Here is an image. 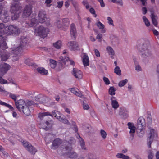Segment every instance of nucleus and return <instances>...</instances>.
Returning <instances> with one entry per match:
<instances>
[{
	"label": "nucleus",
	"mask_w": 159,
	"mask_h": 159,
	"mask_svg": "<svg viewBox=\"0 0 159 159\" xmlns=\"http://www.w3.org/2000/svg\"><path fill=\"white\" fill-rule=\"evenodd\" d=\"M20 33V30L15 25H10L5 27L4 24L0 23V47L3 49L7 48L6 43V37L3 36L4 34L18 35Z\"/></svg>",
	"instance_id": "1"
},
{
	"label": "nucleus",
	"mask_w": 159,
	"mask_h": 159,
	"mask_svg": "<svg viewBox=\"0 0 159 159\" xmlns=\"http://www.w3.org/2000/svg\"><path fill=\"white\" fill-rule=\"evenodd\" d=\"M20 45L16 48H15L11 51L13 54L14 61L18 60L20 57L21 54L22 53L23 50L26 48L28 46L27 40L26 38H21Z\"/></svg>",
	"instance_id": "2"
},
{
	"label": "nucleus",
	"mask_w": 159,
	"mask_h": 159,
	"mask_svg": "<svg viewBox=\"0 0 159 159\" xmlns=\"http://www.w3.org/2000/svg\"><path fill=\"white\" fill-rule=\"evenodd\" d=\"M71 141L72 142L71 140L69 141L70 145L69 146H66L65 148L63 149L62 152V154L67 157L75 159L77 157L78 155L76 152L72 150V147L70 145V144L75 142V140L73 138H72Z\"/></svg>",
	"instance_id": "3"
},
{
	"label": "nucleus",
	"mask_w": 159,
	"mask_h": 159,
	"mask_svg": "<svg viewBox=\"0 0 159 159\" xmlns=\"http://www.w3.org/2000/svg\"><path fill=\"white\" fill-rule=\"evenodd\" d=\"M22 7L20 3L12 4L11 7L10 11L12 14L11 17L12 20H16L20 16L21 13Z\"/></svg>",
	"instance_id": "4"
},
{
	"label": "nucleus",
	"mask_w": 159,
	"mask_h": 159,
	"mask_svg": "<svg viewBox=\"0 0 159 159\" xmlns=\"http://www.w3.org/2000/svg\"><path fill=\"white\" fill-rule=\"evenodd\" d=\"M49 32L48 28H45L42 26L38 27L34 29V32L37 33L38 35L41 38H44L46 37Z\"/></svg>",
	"instance_id": "5"
},
{
	"label": "nucleus",
	"mask_w": 159,
	"mask_h": 159,
	"mask_svg": "<svg viewBox=\"0 0 159 159\" xmlns=\"http://www.w3.org/2000/svg\"><path fill=\"white\" fill-rule=\"evenodd\" d=\"M62 24L61 21L58 20L56 21L55 25L58 28H62L63 30H65L66 27H68L70 25V21L68 18H63L62 19Z\"/></svg>",
	"instance_id": "6"
},
{
	"label": "nucleus",
	"mask_w": 159,
	"mask_h": 159,
	"mask_svg": "<svg viewBox=\"0 0 159 159\" xmlns=\"http://www.w3.org/2000/svg\"><path fill=\"white\" fill-rule=\"evenodd\" d=\"M158 136L157 132V130L153 129H150L149 133V137L148 139L147 145L148 148L151 147V144L152 143L153 139H156Z\"/></svg>",
	"instance_id": "7"
},
{
	"label": "nucleus",
	"mask_w": 159,
	"mask_h": 159,
	"mask_svg": "<svg viewBox=\"0 0 159 159\" xmlns=\"http://www.w3.org/2000/svg\"><path fill=\"white\" fill-rule=\"evenodd\" d=\"M32 12V6L30 4L26 5L25 7L23 12L22 16L27 17L29 16Z\"/></svg>",
	"instance_id": "8"
},
{
	"label": "nucleus",
	"mask_w": 159,
	"mask_h": 159,
	"mask_svg": "<svg viewBox=\"0 0 159 159\" xmlns=\"http://www.w3.org/2000/svg\"><path fill=\"white\" fill-rule=\"evenodd\" d=\"M22 143L23 146L26 148L30 153L34 154L37 152L36 149L34 148L28 142L23 141Z\"/></svg>",
	"instance_id": "9"
},
{
	"label": "nucleus",
	"mask_w": 159,
	"mask_h": 159,
	"mask_svg": "<svg viewBox=\"0 0 159 159\" xmlns=\"http://www.w3.org/2000/svg\"><path fill=\"white\" fill-rule=\"evenodd\" d=\"M142 47H145V48H142L140 51L142 57L143 58H145L150 56L151 54V52L148 49L146 44H143Z\"/></svg>",
	"instance_id": "10"
},
{
	"label": "nucleus",
	"mask_w": 159,
	"mask_h": 159,
	"mask_svg": "<svg viewBox=\"0 0 159 159\" xmlns=\"http://www.w3.org/2000/svg\"><path fill=\"white\" fill-rule=\"evenodd\" d=\"M119 115L124 119L127 118L129 116L128 110L124 107H120L119 110Z\"/></svg>",
	"instance_id": "11"
},
{
	"label": "nucleus",
	"mask_w": 159,
	"mask_h": 159,
	"mask_svg": "<svg viewBox=\"0 0 159 159\" xmlns=\"http://www.w3.org/2000/svg\"><path fill=\"white\" fill-rule=\"evenodd\" d=\"M11 66L5 63H2L0 65V72L4 75L10 69Z\"/></svg>",
	"instance_id": "12"
},
{
	"label": "nucleus",
	"mask_w": 159,
	"mask_h": 159,
	"mask_svg": "<svg viewBox=\"0 0 159 159\" xmlns=\"http://www.w3.org/2000/svg\"><path fill=\"white\" fill-rule=\"evenodd\" d=\"M16 107L20 111H21L24 108L25 105V102L24 100H15Z\"/></svg>",
	"instance_id": "13"
},
{
	"label": "nucleus",
	"mask_w": 159,
	"mask_h": 159,
	"mask_svg": "<svg viewBox=\"0 0 159 159\" xmlns=\"http://www.w3.org/2000/svg\"><path fill=\"white\" fill-rule=\"evenodd\" d=\"M38 21L39 23H43L45 21L46 19V13L44 11H40L38 14Z\"/></svg>",
	"instance_id": "14"
},
{
	"label": "nucleus",
	"mask_w": 159,
	"mask_h": 159,
	"mask_svg": "<svg viewBox=\"0 0 159 159\" xmlns=\"http://www.w3.org/2000/svg\"><path fill=\"white\" fill-rule=\"evenodd\" d=\"M129 129L130 130L129 134L130 136L133 138L136 130V127L133 123L129 122L127 124Z\"/></svg>",
	"instance_id": "15"
},
{
	"label": "nucleus",
	"mask_w": 159,
	"mask_h": 159,
	"mask_svg": "<svg viewBox=\"0 0 159 159\" xmlns=\"http://www.w3.org/2000/svg\"><path fill=\"white\" fill-rule=\"evenodd\" d=\"M67 46L71 50H76L79 49L78 43L76 41L69 42L67 43Z\"/></svg>",
	"instance_id": "16"
},
{
	"label": "nucleus",
	"mask_w": 159,
	"mask_h": 159,
	"mask_svg": "<svg viewBox=\"0 0 159 159\" xmlns=\"http://www.w3.org/2000/svg\"><path fill=\"white\" fill-rule=\"evenodd\" d=\"M145 121L143 117H139L137 121V128H145Z\"/></svg>",
	"instance_id": "17"
},
{
	"label": "nucleus",
	"mask_w": 159,
	"mask_h": 159,
	"mask_svg": "<svg viewBox=\"0 0 159 159\" xmlns=\"http://www.w3.org/2000/svg\"><path fill=\"white\" fill-rule=\"evenodd\" d=\"M70 90L72 93L76 96L80 97L81 98H83L84 96L81 92L78 89L75 88H70Z\"/></svg>",
	"instance_id": "18"
},
{
	"label": "nucleus",
	"mask_w": 159,
	"mask_h": 159,
	"mask_svg": "<svg viewBox=\"0 0 159 159\" xmlns=\"http://www.w3.org/2000/svg\"><path fill=\"white\" fill-rule=\"evenodd\" d=\"M73 75L76 78L79 79H81L82 78V72L80 70L74 68L73 70Z\"/></svg>",
	"instance_id": "19"
},
{
	"label": "nucleus",
	"mask_w": 159,
	"mask_h": 159,
	"mask_svg": "<svg viewBox=\"0 0 159 159\" xmlns=\"http://www.w3.org/2000/svg\"><path fill=\"white\" fill-rule=\"evenodd\" d=\"M38 23V21L37 19L32 18L29 22L26 23L25 26L27 28L34 27Z\"/></svg>",
	"instance_id": "20"
},
{
	"label": "nucleus",
	"mask_w": 159,
	"mask_h": 159,
	"mask_svg": "<svg viewBox=\"0 0 159 159\" xmlns=\"http://www.w3.org/2000/svg\"><path fill=\"white\" fill-rule=\"evenodd\" d=\"M61 143V141L59 138L56 139L53 141L51 148L52 149H55L58 148Z\"/></svg>",
	"instance_id": "21"
},
{
	"label": "nucleus",
	"mask_w": 159,
	"mask_h": 159,
	"mask_svg": "<svg viewBox=\"0 0 159 159\" xmlns=\"http://www.w3.org/2000/svg\"><path fill=\"white\" fill-rule=\"evenodd\" d=\"M70 33L72 38L75 39L76 37V30L75 25L74 23L70 25Z\"/></svg>",
	"instance_id": "22"
},
{
	"label": "nucleus",
	"mask_w": 159,
	"mask_h": 159,
	"mask_svg": "<svg viewBox=\"0 0 159 159\" xmlns=\"http://www.w3.org/2000/svg\"><path fill=\"white\" fill-rule=\"evenodd\" d=\"M52 121H50V122L46 121L44 123L41 122L40 123V127L47 130L52 126Z\"/></svg>",
	"instance_id": "23"
},
{
	"label": "nucleus",
	"mask_w": 159,
	"mask_h": 159,
	"mask_svg": "<svg viewBox=\"0 0 159 159\" xmlns=\"http://www.w3.org/2000/svg\"><path fill=\"white\" fill-rule=\"evenodd\" d=\"M49 115L52 116L56 117V111H55L52 112V114H51L50 112H45L43 113H39V116L41 118L46 116Z\"/></svg>",
	"instance_id": "24"
},
{
	"label": "nucleus",
	"mask_w": 159,
	"mask_h": 159,
	"mask_svg": "<svg viewBox=\"0 0 159 159\" xmlns=\"http://www.w3.org/2000/svg\"><path fill=\"white\" fill-rule=\"evenodd\" d=\"M82 62L84 66H89V61L88 56L84 54L82 58Z\"/></svg>",
	"instance_id": "25"
},
{
	"label": "nucleus",
	"mask_w": 159,
	"mask_h": 159,
	"mask_svg": "<svg viewBox=\"0 0 159 159\" xmlns=\"http://www.w3.org/2000/svg\"><path fill=\"white\" fill-rule=\"evenodd\" d=\"M37 70L39 73L42 75H47L48 74V71L43 67H38Z\"/></svg>",
	"instance_id": "26"
},
{
	"label": "nucleus",
	"mask_w": 159,
	"mask_h": 159,
	"mask_svg": "<svg viewBox=\"0 0 159 159\" xmlns=\"http://www.w3.org/2000/svg\"><path fill=\"white\" fill-rule=\"evenodd\" d=\"M116 157L122 159H130V157L128 156L125 155L122 153H117L116 155Z\"/></svg>",
	"instance_id": "27"
},
{
	"label": "nucleus",
	"mask_w": 159,
	"mask_h": 159,
	"mask_svg": "<svg viewBox=\"0 0 159 159\" xmlns=\"http://www.w3.org/2000/svg\"><path fill=\"white\" fill-rule=\"evenodd\" d=\"M148 159H153L154 157V152L153 149H149L147 151Z\"/></svg>",
	"instance_id": "28"
},
{
	"label": "nucleus",
	"mask_w": 159,
	"mask_h": 159,
	"mask_svg": "<svg viewBox=\"0 0 159 159\" xmlns=\"http://www.w3.org/2000/svg\"><path fill=\"white\" fill-rule=\"evenodd\" d=\"M144 129L145 128H137V134L139 136L142 137L143 136L145 133Z\"/></svg>",
	"instance_id": "29"
},
{
	"label": "nucleus",
	"mask_w": 159,
	"mask_h": 159,
	"mask_svg": "<svg viewBox=\"0 0 159 159\" xmlns=\"http://www.w3.org/2000/svg\"><path fill=\"white\" fill-rule=\"evenodd\" d=\"M111 105L114 109H116L119 107V104L116 100H111Z\"/></svg>",
	"instance_id": "30"
},
{
	"label": "nucleus",
	"mask_w": 159,
	"mask_h": 159,
	"mask_svg": "<svg viewBox=\"0 0 159 159\" xmlns=\"http://www.w3.org/2000/svg\"><path fill=\"white\" fill-rule=\"evenodd\" d=\"M77 138L79 139L80 141V146H81L82 148L83 149H85V143L84 142L83 139L81 138L79 134L77 136Z\"/></svg>",
	"instance_id": "31"
},
{
	"label": "nucleus",
	"mask_w": 159,
	"mask_h": 159,
	"mask_svg": "<svg viewBox=\"0 0 159 159\" xmlns=\"http://www.w3.org/2000/svg\"><path fill=\"white\" fill-rule=\"evenodd\" d=\"M69 58L67 57L60 56L59 57V60L61 61V64L64 65L66 64V62L68 61Z\"/></svg>",
	"instance_id": "32"
},
{
	"label": "nucleus",
	"mask_w": 159,
	"mask_h": 159,
	"mask_svg": "<svg viewBox=\"0 0 159 159\" xmlns=\"http://www.w3.org/2000/svg\"><path fill=\"white\" fill-rule=\"evenodd\" d=\"M4 96H8L12 99H16L19 97V95L18 94H15L11 93H10L8 92V93L6 95H4Z\"/></svg>",
	"instance_id": "33"
},
{
	"label": "nucleus",
	"mask_w": 159,
	"mask_h": 159,
	"mask_svg": "<svg viewBox=\"0 0 159 159\" xmlns=\"http://www.w3.org/2000/svg\"><path fill=\"white\" fill-rule=\"evenodd\" d=\"M35 102H34L33 100H26V101H25V105L27 106H30L32 105H37V103H35L38 100H34Z\"/></svg>",
	"instance_id": "34"
},
{
	"label": "nucleus",
	"mask_w": 159,
	"mask_h": 159,
	"mask_svg": "<svg viewBox=\"0 0 159 159\" xmlns=\"http://www.w3.org/2000/svg\"><path fill=\"white\" fill-rule=\"evenodd\" d=\"M151 16L153 24L155 26H157V22L156 18V16L153 13L151 14Z\"/></svg>",
	"instance_id": "35"
},
{
	"label": "nucleus",
	"mask_w": 159,
	"mask_h": 159,
	"mask_svg": "<svg viewBox=\"0 0 159 159\" xmlns=\"http://www.w3.org/2000/svg\"><path fill=\"white\" fill-rule=\"evenodd\" d=\"M49 65L51 68L54 69L57 65V61L53 59H50L49 60Z\"/></svg>",
	"instance_id": "36"
},
{
	"label": "nucleus",
	"mask_w": 159,
	"mask_h": 159,
	"mask_svg": "<svg viewBox=\"0 0 159 159\" xmlns=\"http://www.w3.org/2000/svg\"><path fill=\"white\" fill-rule=\"evenodd\" d=\"M62 42L60 40H58L53 43V46L56 48L58 49L60 48L61 46Z\"/></svg>",
	"instance_id": "37"
},
{
	"label": "nucleus",
	"mask_w": 159,
	"mask_h": 159,
	"mask_svg": "<svg viewBox=\"0 0 159 159\" xmlns=\"http://www.w3.org/2000/svg\"><path fill=\"white\" fill-rule=\"evenodd\" d=\"M0 105L5 106L11 109V110L13 111L14 110L13 108L11 106L1 101V100H0Z\"/></svg>",
	"instance_id": "38"
},
{
	"label": "nucleus",
	"mask_w": 159,
	"mask_h": 159,
	"mask_svg": "<svg viewBox=\"0 0 159 159\" xmlns=\"http://www.w3.org/2000/svg\"><path fill=\"white\" fill-rule=\"evenodd\" d=\"M22 111L26 115L28 116L30 114V111L29 108L27 107H24Z\"/></svg>",
	"instance_id": "39"
},
{
	"label": "nucleus",
	"mask_w": 159,
	"mask_h": 159,
	"mask_svg": "<svg viewBox=\"0 0 159 159\" xmlns=\"http://www.w3.org/2000/svg\"><path fill=\"white\" fill-rule=\"evenodd\" d=\"M107 50L110 55H111V57L114 54V51L113 49L110 47L108 46L107 48Z\"/></svg>",
	"instance_id": "40"
},
{
	"label": "nucleus",
	"mask_w": 159,
	"mask_h": 159,
	"mask_svg": "<svg viewBox=\"0 0 159 159\" xmlns=\"http://www.w3.org/2000/svg\"><path fill=\"white\" fill-rule=\"evenodd\" d=\"M82 103L83 108L84 110H88L89 109V106L85 100L83 101Z\"/></svg>",
	"instance_id": "41"
},
{
	"label": "nucleus",
	"mask_w": 159,
	"mask_h": 159,
	"mask_svg": "<svg viewBox=\"0 0 159 159\" xmlns=\"http://www.w3.org/2000/svg\"><path fill=\"white\" fill-rule=\"evenodd\" d=\"M97 26L100 29L102 30L103 29L105 28L104 25L101 23L100 21H98L96 22Z\"/></svg>",
	"instance_id": "42"
},
{
	"label": "nucleus",
	"mask_w": 159,
	"mask_h": 159,
	"mask_svg": "<svg viewBox=\"0 0 159 159\" xmlns=\"http://www.w3.org/2000/svg\"><path fill=\"white\" fill-rule=\"evenodd\" d=\"M35 99H46L47 97L43 94H40L35 97Z\"/></svg>",
	"instance_id": "43"
},
{
	"label": "nucleus",
	"mask_w": 159,
	"mask_h": 159,
	"mask_svg": "<svg viewBox=\"0 0 159 159\" xmlns=\"http://www.w3.org/2000/svg\"><path fill=\"white\" fill-rule=\"evenodd\" d=\"M127 82V79H125L120 81L118 85L119 87H122L125 85Z\"/></svg>",
	"instance_id": "44"
},
{
	"label": "nucleus",
	"mask_w": 159,
	"mask_h": 159,
	"mask_svg": "<svg viewBox=\"0 0 159 159\" xmlns=\"http://www.w3.org/2000/svg\"><path fill=\"white\" fill-rule=\"evenodd\" d=\"M114 72L116 74L119 75H121V70L119 66H116L114 69Z\"/></svg>",
	"instance_id": "45"
},
{
	"label": "nucleus",
	"mask_w": 159,
	"mask_h": 159,
	"mask_svg": "<svg viewBox=\"0 0 159 159\" xmlns=\"http://www.w3.org/2000/svg\"><path fill=\"white\" fill-rule=\"evenodd\" d=\"M115 90L113 87H111L109 89V94L111 95H113L115 94Z\"/></svg>",
	"instance_id": "46"
},
{
	"label": "nucleus",
	"mask_w": 159,
	"mask_h": 159,
	"mask_svg": "<svg viewBox=\"0 0 159 159\" xmlns=\"http://www.w3.org/2000/svg\"><path fill=\"white\" fill-rule=\"evenodd\" d=\"M100 134L101 137L103 139H105L107 136L106 132L103 130L102 129L100 131Z\"/></svg>",
	"instance_id": "47"
},
{
	"label": "nucleus",
	"mask_w": 159,
	"mask_h": 159,
	"mask_svg": "<svg viewBox=\"0 0 159 159\" xmlns=\"http://www.w3.org/2000/svg\"><path fill=\"white\" fill-rule=\"evenodd\" d=\"M32 59L27 58L25 60V63L28 66H32Z\"/></svg>",
	"instance_id": "48"
},
{
	"label": "nucleus",
	"mask_w": 159,
	"mask_h": 159,
	"mask_svg": "<svg viewBox=\"0 0 159 159\" xmlns=\"http://www.w3.org/2000/svg\"><path fill=\"white\" fill-rule=\"evenodd\" d=\"M143 21L144 22L145 24L147 26H149L150 25V23L149 21L146 18L145 16H143Z\"/></svg>",
	"instance_id": "49"
},
{
	"label": "nucleus",
	"mask_w": 159,
	"mask_h": 159,
	"mask_svg": "<svg viewBox=\"0 0 159 159\" xmlns=\"http://www.w3.org/2000/svg\"><path fill=\"white\" fill-rule=\"evenodd\" d=\"M3 15L4 18L3 20L5 22H8L10 20V16L5 14H4Z\"/></svg>",
	"instance_id": "50"
},
{
	"label": "nucleus",
	"mask_w": 159,
	"mask_h": 159,
	"mask_svg": "<svg viewBox=\"0 0 159 159\" xmlns=\"http://www.w3.org/2000/svg\"><path fill=\"white\" fill-rule=\"evenodd\" d=\"M89 11L91 14L94 15V16L95 17H97V15L96 14L95 10L93 8L91 7L89 9Z\"/></svg>",
	"instance_id": "51"
},
{
	"label": "nucleus",
	"mask_w": 159,
	"mask_h": 159,
	"mask_svg": "<svg viewBox=\"0 0 159 159\" xmlns=\"http://www.w3.org/2000/svg\"><path fill=\"white\" fill-rule=\"evenodd\" d=\"M0 83L3 84H8L9 83L6 80L3 79L1 76H0Z\"/></svg>",
	"instance_id": "52"
},
{
	"label": "nucleus",
	"mask_w": 159,
	"mask_h": 159,
	"mask_svg": "<svg viewBox=\"0 0 159 159\" xmlns=\"http://www.w3.org/2000/svg\"><path fill=\"white\" fill-rule=\"evenodd\" d=\"M0 92H1V94L4 95L8 93V92L5 91L3 88H2L0 87Z\"/></svg>",
	"instance_id": "53"
},
{
	"label": "nucleus",
	"mask_w": 159,
	"mask_h": 159,
	"mask_svg": "<svg viewBox=\"0 0 159 159\" xmlns=\"http://www.w3.org/2000/svg\"><path fill=\"white\" fill-rule=\"evenodd\" d=\"M103 81H104V82H105V83L106 85H107L109 84H110V81L109 80V79L105 77H103Z\"/></svg>",
	"instance_id": "54"
},
{
	"label": "nucleus",
	"mask_w": 159,
	"mask_h": 159,
	"mask_svg": "<svg viewBox=\"0 0 159 159\" xmlns=\"http://www.w3.org/2000/svg\"><path fill=\"white\" fill-rule=\"evenodd\" d=\"M63 1H58L57 2V7L59 8H61L63 5Z\"/></svg>",
	"instance_id": "55"
},
{
	"label": "nucleus",
	"mask_w": 159,
	"mask_h": 159,
	"mask_svg": "<svg viewBox=\"0 0 159 159\" xmlns=\"http://www.w3.org/2000/svg\"><path fill=\"white\" fill-rule=\"evenodd\" d=\"M71 2L76 9V7L78 6L77 2L75 0H71Z\"/></svg>",
	"instance_id": "56"
},
{
	"label": "nucleus",
	"mask_w": 159,
	"mask_h": 159,
	"mask_svg": "<svg viewBox=\"0 0 159 159\" xmlns=\"http://www.w3.org/2000/svg\"><path fill=\"white\" fill-rule=\"evenodd\" d=\"M107 20H108V23L109 24L111 25L114 26L113 21L110 17H108Z\"/></svg>",
	"instance_id": "57"
},
{
	"label": "nucleus",
	"mask_w": 159,
	"mask_h": 159,
	"mask_svg": "<svg viewBox=\"0 0 159 159\" xmlns=\"http://www.w3.org/2000/svg\"><path fill=\"white\" fill-rule=\"evenodd\" d=\"M70 2L71 0H67L65 2V5L66 8H68L69 7Z\"/></svg>",
	"instance_id": "58"
},
{
	"label": "nucleus",
	"mask_w": 159,
	"mask_h": 159,
	"mask_svg": "<svg viewBox=\"0 0 159 159\" xmlns=\"http://www.w3.org/2000/svg\"><path fill=\"white\" fill-rule=\"evenodd\" d=\"M94 50L95 55L98 57H99L100 56V54L99 51L96 49H94Z\"/></svg>",
	"instance_id": "59"
},
{
	"label": "nucleus",
	"mask_w": 159,
	"mask_h": 159,
	"mask_svg": "<svg viewBox=\"0 0 159 159\" xmlns=\"http://www.w3.org/2000/svg\"><path fill=\"white\" fill-rule=\"evenodd\" d=\"M100 3V5L102 7H104L105 6V4L103 2V0H97Z\"/></svg>",
	"instance_id": "60"
},
{
	"label": "nucleus",
	"mask_w": 159,
	"mask_h": 159,
	"mask_svg": "<svg viewBox=\"0 0 159 159\" xmlns=\"http://www.w3.org/2000/svg\"><path fill=\"white\" fill-rule=\"evenodd\" d=\"M60 121L64 123H68V120L66 119H61Z\"/></svg>",
	"instance_id": "61"
},
{
	"label": "nucleus",
	"mask_w": 159,
	"mask_h": 159,
	"mask_svg": "<svg viewBox=\"0 0 159 159\" xmlns=\"http://www.w3.org/2000/svg\"><path fill=\"white\" fill-rule=\"evenodd\" d=\"M135 69L138 71L141 70V68L139 65H137L135 66Z\"/></svg>",
	"instance_id": "62"
},
{
	"label": "nucleus",
	"mask_w": 159,
	"mask_h": 159,
	"mask_svg": "<svg viewBox=\"0 0 159 159\" xmlns=\"http://www.w3.org/2000/svg\"><path fill=\"white\" fill-rule=\"evenodd\" d=\"M12 114L13 117L15 118H17L18 117L17 114L16 113V112H15L14 111H13Z\"/></svg>",
	"instance_id": "63"
},
{
	"label": "nucleus",
	"mask_w": 159,
	"mask_h": 159,
	"mask_svg": "<svg viewBox=\"0 0 159 159\" xmlns=\"http://www.w3.org/2000/svg\"><path fill=\"white\" fill-rule=\"evenodd\" d=\"M143 13V14H145L147 11V10L146 8L144 7L142 8V9Z\"/></svg>",
	"instance_id": "64"
}]
</instances>
